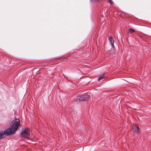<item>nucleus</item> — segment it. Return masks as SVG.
<instances>
[{"label": "nucleus", "instance_id": "obj_1", "mask_svg": "<svg viewBox=\"0 0 151 151\" xmlns=\"http://www.w3.org/2000/svg\"><path fill=\"white\" fill-rule=\"evenodd\" d=\"M20 120L19 119L15 118L12 122V125L10 128H8L4 130L6 136H9L14 134L20 126Z\"/></svg>", "mask_w": 151, "mask_h": 151}, {"label": "nucleus", "instance_id": "obj_2", "mask_svg": "<svg viewBox=\"0 0 151 151\" xmlns=\"http://www.w3.org/2000/svg\"><path fill=\"white\" fill-rule=\"evenodd\" d=\"M89 97V95H88L79 96L76 97V100L77 102H79L80 101H86Z\"/></svg>", "mask_w": 151, "mask_h": 151}, {"label": "nucleus", "instance_id": "obj_3", "mask_svg": "<svg viewBox=\"0 0 151 151\" xmlns=\"http://www.w3.org/2000/svg\"><path fill=\"white\" fill-rule=\"evenodd\" d=\"M22 136L26 138H28L30 135L29 131L28 128H26L21 133Z\"/></svg>", "mask_w": 151, "mask_h": 151}, {"label": "nucleus", "instance_id": "obj_4", "mask_svg": "<svg viewBox=\"0 0 151 151\" xmlns=\"http://www.w3.org/2000/svg\"><path fill=\"white\" fill-rule=\"evenodd\" d=\"M132 129L134 132L139 133V127L135 124L133 125Z\"/></svg>", "mask_w": 151, "mask_h": 151}, {"label": "nucleus", "instance_id": "obj_5", "mask_svg": "<svg viewBox=\"0 0 151 151\" xmlns=\"http://www.w3.org/2000/svg\"><path fill=\"white\" fill-rule=\"evenodd\" d=\"M109 42L111 44L112 47H114V41L113 38L111 36H109Z\"/></svg>", "mask_w": 151, "mask_h": 151}, {"label": "nucleus", "instance_id": "obj_6", "mask_svg": "<svg viewBox=\"0 0 151 151\" xmlns=\"http://www.w3.org/2000/svg\"><path fill=\"white\" fill-rule=\"evenodd\" d=\"M6 135L4 131H0V140L4 138Z\"/></svg>", "mask_w": 151, "mask_h": 151}, {"label": "nucleus", "instance_id": "obj_7", "mask_svg": "<svg viewBox=\"0 0 151 151\" xmlns=\"http://www.w3.org/2000/svg\"><path fill=\"white\" fill-rule=\"evenodd\" d=\"M134 32L135 31L134 29L131 28H129L128 31V33H131L132 32Z\"/></svg>", "mask_w": 151, "mask_h": 151}, {"label": "nucleus", "instance_id": "obj_8", "mask_svg": "<svg viewBox=\"0 0 151 151\" xmlns=\"http://www.w3.org/2000/svg\"><path fill=\"white\" fill-rule=\"evenodd\" d=\"M104 74H103L102 75L100 76L99 77L98 79V81H99L101 79L103 78H104Z\"/></svg>", "mask_w": 151, "mask_h": 151}, {"label": "nucleus", "instance_id": "obj_9", "mask_svg": "<svg viewBox=\"0 0 151 151\" xmlns=\"http://www.w3.org/2000/svg\"><path fill=\"white\" fill-rule=\"evenodd\" d=\"M109 2L111 4H113V2L111 0H109Z\"/></svg>", "mask_w": 151, "mask_h": 151}, {"label": "nucleus", "instance_id": "obj_10", "mask_svg": "<svg viewBox=\"0 0 151 151\" xmlns=\"http://www.w3.org/2000/svg\"><path fill=\"white\" fill-rule=\"evenodd\" d=\"M99 0H91V2H93V1H98Z\"/></svg>", "mask_w": 151, "mask_h": 151}]
</instances>
